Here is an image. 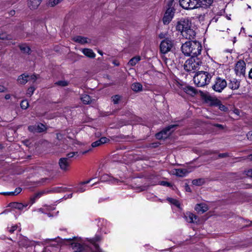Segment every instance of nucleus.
I'll use <instances>...</instances> for the list:
<instances>
[{"instance_id": "37", "label": "nucleus", "mask_w": 252, "mask_h": 252, "mask_svg": "<svg viewBox=\"0 0 252 252\" xmlns=\"http://www.w3.org/2000/svg\"><path fill=\"white\" fill-rule=\"evenodd\" d=\"M62 0H49L48 5L50 6H54L59 3Z\"/></svg>"}, {"instance_id": "28", "label": "nucleus", "mask_w": 252, "mask_h": 252, "mask_svg": "<svg viewBox=\"0 0 252 252\" xmlns=\"http://www.w3.org/2000/svg\"><path fill=\"white\" fill-rule=\"evenodd\" d=\"M188 173L186 169H176L175 174L179 177H183Z\"/></svg>"}, {"instance_id": "47", "label": "nucleus", "mask_w": 252, "mask_h": 252, "mask_svg": "<svg viewBox=\"0 0 252 252\" xmlns=\"http://www.w3.org/2000/svg\"><path fill=\"white\" fill-rule=\"evenodd\" d=\"M218 106H219V109L222 111H225L227 109V107H226L224 105L221 104L220 102V104L218 105Z\"/></svg>"}, {"instance_id": "2", "label": "nucleus", "mask_w": 252, "mask_h": 252, "mask_svg": "<svg viewBox=\"0 0 252 252\" xmlns=\"http://www.w3.org/2000/svg\"><path fill=\"white\" fill-rule=\"evenodd\" d=\"M211 78V74L208 72L200 71L195 75L193 81L197 87H202L209 83Z\"/></svg>"}, {"instance_id": "53", "label": "nucleus", "mask_w": 252, "mask_h": 252, "mask_svg": "<svg viewBox=\"0 0 252 252\" xmlns=\"http://www.w3.org/2000/svg\"><path fill=\"white\" fill-rule=\"evenodd\" d=\"M248 139L252 141V131H249L247 134Z\"/></svg>"}, {"instance_id": "42", "label": "nucleus", "mask_w": 252, "mask_h": 252, "mask_svg": "<svg viewBox=\"0 0 252 252\" xmlns=\"http://www.w3.org/2000/svg\"><path fill=\"white\" fill-rule=\"evenodd\" d=\"M35 88L34 87H30L27 90V94L31 96L34 93Z\"/></svg>"}, {"instance_id": "24", "label": "nucleus", "mask_w": 252, "mask_h": 252, "mask_svg": "<svg viewBox=\"0 0 252 252\" xmlns=\"http://www.w3.org/2000/svg\"><path fill=\"white\" fill-rule=\"evenodd\" d=\"M29 78V76L28 74H26L25 73L22 74L20 75L18 79V82L22 85H24L28 82L29 81L28 78Z\"/></svg>"}, {"instance_id": "36", "label": "nucleus", "mask_w": 252, "mask_h": 252, "mask_svg": "<svg viewBox=\"0 0 252 252\" xmlns=\"http://www.w3.org/2000/svg\"><path fill=\"white\" fill-rule=\"evenodd\" d=\"M36 126L37 132H41L45 131L46 129V126L42 124H39Z\"/></svg>"}, {"instance_id": "38", "label": "nucleus", "mask_w": 252, "mask_h": 252, "mask_svg": "<svg viewBox=\"0 0 252 252\" xmlns=\"http://www.w3.org/2000/svg\"><path fill=\"white\" fill-rule=\"evenodd\" d=\"M203 183L204 182L201 179H195L192 182V184L195 186H201L203 184Z\"/></svg>"}, {"instance_id": "27", "label": "nucleus", "mask_w": 252, "mask_h": 252, "mask_svg": "<svg viewBox=\"0 0 252 252\" xmlns=\"http://www.w3.org/2000/svg\"><path fill=\"white\" fill-rule=\"evenodd\" d=\"M141 60V57L139 56H135L131 58L128 63V64L130 66H134Z\"/></svg>"}, {"instance_id": "29", "label": "nucleus", "mask_w": 252, "mask_h": 252, "mask_svg": "<svg viewBox=\"0 0 252 252\" xmlns=\"http://www.w3.org/2000/svg\"><path fill=\"white\" fill-rule=\"evenodd\" d=\"M22 191L21 188H17L14 191L5 192L1 193V194L5 195H16L20 193Z\"/></svg>"}, {"instance_id": "51", "label": "nucleus", "mask_w": 252, "mask_h": 252, "mask_svg": "<svg viewBox=\"0 0 252 252\" xmlns=\"http://www.w3.org/2000/svg\"><path fill=\"white\" fill-rule=\"evenodd\" d=\"M17 228V225H14L12 226L9 229V231L10 233H13Z\"/></svg>"}, {"instance_id": "62", "label": "nucleus", "mask_w": 252, "mask_h": 252, "mask_svg": "<svg viewBox=\"0 0 252 252\" xmlns=\"http://www.w3.org/2000/svg\"><path fill=\"white\" fill-rule=\"evenodd\" d=\"M15 13V11H11V14H14Z\"/></svg>"}, {"instance_id": "46", "label": "nucleus", "mask_w": 252, "mask_h": 252, "mask_svg": "<svg viewBox=\"0 0 252 252\" xmlns=\"http://www.w3.org/2000/svg\"><path fill=\"white\" fill-rule=\"evenodd\" d=\"M38 76H39V75H36L33 74V75H31V76H29V79H29V80H32L33 82H35L36 80V79L37 78H38Z\"/></svg>"}, {"instance_id": "5", "label": "nucleus", "mask_w": 252, "mask_h": 252, "mask_svg": "<svg viewBox=\"0 0 252 252\" xmlns=\"http://www.w3.org/2000/svg\"><path fill=\"white\" fill-rule=\"evenodd\" d=\"M178 125H171L170 126H166L160 132H158L156 134V138L158 139L166 138L169 136V134H171V132L173 131L174 130H172V129H173L175 127H176Z\"/></svg>"}, {"instance_id": "31", "label": "nucleus", "mask_w": 252, "mask_h": 252, "mask_svg": "<svg viewBox=\"0 0 252 252\" xmlns=\"http://www.w3.org/2000/svg\"><path fill=\"white\" fill-rule=\"evenodd\" d=\"M131 89L134 92L141 91L142 85L139 83H134L131 85Z\"/></svg>"}, {"instance_id": "1", "label": "nucleus", "mask_w": 252, "mask_h": 252, "mask_svg": "<svg viewBox=\"0 0 252 252\" xmlns=\"http://www.w3.org/2000/svg\"><path fill=\"white\" fill-rule=\"evenodd\" d=\"M181 50L187 56L197 57L201 54L202 45L200 42L196 40H189L182 44Z\"/></svg>"}, {"instance_id": "25", "label": "nucleus", "mask_w": 252, "mask_h": 252, "mask_svg": "<svg viewBox=\"0 0 252 252\" xmlns=\"http://www.w3.org/2000/svg\"><path fill=\"white\" fill-rule=\"evenodd\" d=\"M73 40L76 42L84 44L88 43L87 38L81 36H77L73 38Z\"/></svg>"}, {"instance_id": "21", "label": "nucleus", "mask_w": 252, "mask_h": 252, "mask_svg": "<svg viewBox=\"0 0 252 252\" xmlns=\"http://www.w3.org/2000/svg\"><path fill=\"white\" fill-rule=\"evenodd\" d=\"M82 52L87 57L94 59L95 57V54L93 50L89 48L82 49Z\"/></svg>"}, {"instance_id": "34", "label": "nucleus", "mask_w": 252, "mask_h": 252, "mask_svg": "<svg viewBox=\"0 0 252 252\" xmlns=\"http://www.w3.org/2000/svg\"><path fill=\"white\" fill-rule=\"evenodd\" d=\"M44 193V191H40L35 194L33 197L31 198L32 204H33L37 198H40Z\"/></svg>"}, {"instance_id": "10", "label": "nucleus", "mask_w": 252, "mask_h": 252, "mask_svg": "<svg viewBox=\"0 0 252 252\" xmlns=\"http://www.w3.org/2000/svg\"><path fill=\"white\" fill-rule=\"evenodd\" d=\"M175 10L173 8L171 7L166 9L162 18L164 25H168L171 21L174 16Z\"/></svg>"}, {"instance_id": "64", "label": "nucleus", "mask_w": 252, "mask_h": 252, "mask_svg": "<svg viewBox=\"0 0 252 252\" xmlns=\"http://www.w3.org/2000/svg\"><path fill=\"white\" fill-rule=\"evenodd\" d=\"M87 151H85L84 152L82 153L83 154H85L87 153Z\"/></svg>"}, {"instance_id": "44", "label": "nucleus", "mask_w": 252, "mask_h": 252, "mask_svg": "<svg viewBox=\"0 0 252 252\" xmlns=\"http://www.w3.org/2000/svg\"><path fill=\"white\" fill-rule=\"evenodd\" d=\"M78 156V153L77 152H71V153H69L67 154L66 158H68V159H69V158H72L75 156Z\"/></svg>"}, {"instance_id": "63", "label": "nucleus", "mask_w": 252, "mask_h": 252, "mask_svg": "<svg viewBox=\"0 0 252 252\" xmlns=\"http://www.w3.org/2000/svg\"><path fill=\"white\" fill-rule=\"evenodd\" d=\"M98 53H99V54H100L101 55H102V52L99 51Z\"/></svg>"}, {"instance_id": "8", "label": "nucleus", "mask_w": 252, "mask_h": 252, "mask_svg": "<svg viewBox=\"0 0 252 252\" xmlns=\"http://www.w3.org/2000/svg\"><path fill=\"white\" fill-rule=\"evenodd\" d=\"M179 2L181 6L185 9L198 8L196 0H180Z\"/></svg>"}, {"instance_id": "22", "label": "nucleus", "mask_w": 252, "mask_h": 252, "mask_svg": "<svg viewBox=\"0 0 252 252\" xmlns=\"http://www.w3.org/2000/svg\"><path fill=\"white\" fill-rule=\"evenodd\" d=\"M41 2V0H30L28 5L30 9H35L40 4Z\"/></svg>"}, {"instance_id": "48", "label": "nucleus", "mask_w": 252, "mask_h": 252, "mask_svg": "<svg viewBox=\"0 0 252 252\" xmlns=\"http://www.w3.org/2000/svg\"><path fill=\"white\" fill-rule=\"evenodd\" d=\"M237 158L239 159V161H241L242 159H249L250 160H252V154L247 156V157H243V158Z\"/></svg>"}, {"instance_id": "40", "label": "nucleus", "mask_w": 252, "mask_h": 252, "mask_svg": "<svg viewBox=\"0 0 252 252\" xmlns=\"http://www.w3.org/2000/svg\"><path fill=\"white\" fill-rule=\"evenodd\" d=\"M55 84L58 86H60L62 87H65L68 85V82L66 81L61 80V81H59L56 82Z\"/></svg>"}, {"instance_id": "13", "label": "nucleus", "mask_w": 252, "mask_h": 252, "mask_svg": "<svg viewBox=\"0 0 252 252\" xmlns=\"http://www.w3.org/2000/svg\"><path fill=\"white\" fill-rule=\"evenodd\" d=\"M198 8L207 9L209 8L213 2V0H196Z\"/></svg>"}, {"instance_id": "30", "label": "nucleus", "mask_w": 252, "mask_h": 252, "mask_svg": "<svg viewBox=\"0 0 252 252\" xmlns=\"http://www.w3.org/2000/svg\"><path fill=\"white\" fill-rule=\"evenodd\" d=\"M28 205L26 204L24 205L20 203L13 202L11 203V207L19 210H23L24 208L26 207Z\"/></svg>"}, {"instance_id": "33", "label": "nucleus", "mask_w": 252, "mask_h": 252, "mask_svg": "<svg viewBox=\"0 0 252 252\" xmlns=\"http://www.w3.org/2000/svg\"><path fill=\"white\" fill-rule=\"evenodd\" d=\"M122 98V96L118 94L113 95L111 97L112 101L114 104H118Z\"/></svg>"}, {"instance_id": "35", "label": "nucleus", "mask_w": 252, "mask_h": 252, "mask_svg": "<svg viewBox=\"0 0 252 252\" xmlns=\"http://www.w3.org/2000/svg\"><path fill=\"white\" fill-rule=\"evenodd\" d=\"M0 39L2 40H11L12 37L11 35L7 34L5 32H0Z\"/></svg>"}, {"instance_id": "55", "label": "nucleus", "mask_w": 252, "mask_h": 252, "mask_svg": "<svg viewBox=\"0 0 252 252\" xmlns=\"http://www.w3.org/2000/svg\"><path fill=\"white\" fill-rule=\"evenodd\" d=\"M249 77L250 78L252 79V68L249 72Z\"/></svg>"}, {"instance_id": "12", "label": "nucleus", "mask_w": 252, "mask_h": 252, "mask_svg": "<svg viewBox=\"0 0 252 252\" xmlns=\"http://www.w3.org/2000/svg\"><path fill=\"white\" fill-rule=\"evenodd\" d=\"M182 35L185 38L192 40L195 36L196 33L195 31L191 28V26H189V28L183 31Z\"/></svg>"}, {"instance_id": "6", "label": "nucleus", "mask_w": 252, "mask_h": 252, "mask_svg": "<svg viewBox=\"0 0 252 252\" xmlns=\"http://www.w3.org/2000/svg\"><path fill=\"white\" fill-rule=\"evenodd\" d=\"M173 41L169 38H166L161 41L160 44V51L162 54L169 52L173 47Z\"/></svg>"}, {"instance_id": "50", "label": "nucleus", "mask_w": 252, "mask_h": 252, "mask_svg": "<svg viewBox=\"0 0 252 252\" xmlns=\"http://www.w3.org/2000/svg\"><path fill=\"white\" fill-rule=\"evenodd\" d=\"M161 185L167 186V187H171V185L170 183L166 182V181H161L160 183Z\"/></svg>"}, {"instance_id": "9", "label": "nucleus", "mask_w": 252, "mask_h": 252, "mask_svg": "<svg viewBox=\"0 0 252 252\" xmlns=\"http://www.w3.org/2000/svg\"><path fill=\"white\" fill-rule=\"evenodd\" d=\"M235 72L238 76H244L246 72V63L243 60H239L235 64Z\"/></svg>"}, {"instance_id": "58", "label": "nucleus", "mask_w": 252, "mask_h": 252, "mask_svg": "<svg viewBox=\"0 0 252 252\" xmlns=\"http://www.w3.org/2000/svg\"><path fill=\"white\" fill-rule=\"evenodd\" d=\"M215 126L217 127L222 128V126L220 124H216Z\"/></svg>"}, {"instance_id": "14", "label": "nucleus", "mask_w": 252, "mask_h": 252, "mask_svg": "<svg viewBox=\"0 0 252 252\" xmlns=\"http://www.w3.org/2000/svg\"><path fill=\"white\" fill-rule=\"evenodd\" d=\"M240 85V82L239 80L235 79L232 78L230 80V82L228 83V87L231 90H237Z\"/></svg>"}, {"instance_id": "16", "label": "nucleus", "mask_w": 252, "mask_h": 252, "mask_svg": "<svg viewBox=\"0 0 252 252\" xmlns=\"http://www.w3.org/2000/svg\"><path fill=\"white\" fill-rule=\"evenodd\" d=\"M205 100L207 103H209L210 105L218 106L220 104V101L217 98H214L213 97L207 95L205 97Z\"/></svg>"}, {"instance_id": "43", "label": "nucleus", "mask_w": 252, "mask_h": 252, "mask_svg": "<svg viewBox=\"0 0 252 252\" xmlns=\"http://www.w3.org/2000/svg\"><path fill=\"white\" fill-rule=\"evenodd\" d=\"M74 247L76 252H81L83 250L82 246L79 243L74 244Z\"/></svg>"}, {"instance_id": "15", "label": "nucleus", "mask_w": 252, "mask_h": 252, "mask_svg": "<svg viewBox=\"0 0 252 252\" xmlns=\"http://www.w3.org/2000/svg\"><path fill=\"white\" fill-rule=\"evenodd\" d=\"M100 179L102 182H110L112 183H118L120 181L119 180L110 176L108 174H104L102 175Z\"/></svg>"}, {"instance_id": "11", "label": "nucleus", "mask_w": 252, "mask_h": 252, "mask_svg": "<svg viewBox=\"0 0 252 252\" xmlns=\"http://www.w3.org/2000/svg\"><path fill=\"white\" fill-rule=\"evenodd\" d=\"M71 160L67 158H62L59 160V165L60 169L63 171H67L69 170Z\"/></svg>"}, {"instance_id": "60", "label": "nucleus", "mask_w": 252, "mask_h": 252, "mask_svg": "<svg viewBox=\"0 0 252 252\" xmlns=\"http://www.w3.org/2000/svg\"><path fill=\"white\" fill-rule=\"evenodd\" d=\"M159 38H163V34H162V33L160 34L159 35Z\"/></svg>"}, {"instance_id": "56", "label": "nucleus", "mask_w": 252, "mask_h": 252, "mask_svg": "<svg viewBox=\"0 0 252 252\" xmlns=\"http://www.w3.org/2000/svg\"><path fill=\"white\" fill-rule=\"evenodd\" d=\"M5 87L3 86H0V92H3L5 91Z\"/></svg>"}, {"instance_id": "23", "label": "nucleus", "mask_w": 252, "mask_h": 252, "mask_svg": "<svg viewBox=\"0 0 252 252\" xmlns=\"http://www.w3.org/2000/svg\"><path fill=\"white\" fill-rule=\"evenodd\" d=\"M92 180V179H90L86 181L81 182L80 184H79L78 186L77 187V190L76 192H84L86 189V187L85 186V185L89 184L91 181Z\"/></svg>"}, {"instance_id": "17", "label": "nucleus", "mask_w": 252, "mask_h": 252, "mask_svg": "<svg viewBox=\"0 0 252 252\" xmlns=\"http://www.w3.org/2000/svg\"><path fill=\"white\" fill-rule=\"evenodd\" d=\"M109 139L105 137H102L99 140L93 142L92 143V146L93 148L96 147L100 146L102 144L108 143L109 141Z\"/></svg>"}, {"instance_id": "26", "label": "nucleus", "mask_w": 252, "mask_h": 252, "mask_svg": "<svg viewBox=\"0 0 252 252\" xmlns=\"http://www.w3.org/2000/svg\"><path fill=\"white\" fill-rule=\"evenodd\" d=\"M80 99L84 104H89L92 102L90 96L87 94H82Z\"/></svg>"}, {"instance_id": "39", "label": "nucleus", "mask_w": 252, "mask_h": 252, "mask_svg": "<svg viewBox=\"0 0 252 252\" xmlns=\"http://www.w3.org/2000/svg\"><path fill=\"white\" fill-rule=\"evenodd\" d=\"M21 107L23 109H26L29 107V102L27 100H23L20 104Z\"/></svg>"}, {"instance_id": "52", "label": "nucleus", "mask_w": 252, "mask_h": 252, "mask_svg": "<svg viewBox=\"0 0 252 252\" xmlns=\"http://www.w3.org/2000/svg\"><path fill=\"white\" fill-rule=\"evenodd\" d=\"M172 203L174 204L175 206H177V207H179L180 206V203L179 202V201L177 200H175V199H172Z\"/></svg>"}, {"instance_id": "59", "label": "nucleus", "mask_w": 252, "mask_h": 252, "mask_svg": "<svg viewBox=\"0 0 252 252\" xmlns=\"http://www.w3.org/2000/svg\"><path fill=\"white\" fill-rule=\"evenodd\" d=\"M72 193H71V194H70L68 195V196H67V197H66V198H71V197H72Z\"/></svg>"}, {"instance_id": "3", "label": "nucleus", "mask_w": 252, "mask_h": 252, "mask_svg": "<svg viewBox=\"0 0 252 252\" xmlns=\"http://www.w3.org/2000/svg\"><path fill=\"white\" fill-rule=\"evenodd\" d=\"M195 57H191L186 61L184 64V69L186 71L190 72L199 68L202 63L199 58Z\"/></svg>"}, {"instance_id": "45", "label": "nucleus", "mask_w": 252, "mask_h": 252, "mask_svg": "<svg viewBox=\"0 0 252 252\" xmlns=\"http://www.w3.org/2000/svg\"><path fill=\"white\" fill-rule=\"evenodd\" d=\"M28 129L31 132H33V133L37 132L36 125H34V126H30L28 127Z\"/></svg>"}, {"instance_id": "57", "label": "nucleus", "mask_w": 252, "mask_h": 252, "mask_svg": "<svg viewBox=\"0 0 252 252\" xmlns=\"http://www.w3.org/2000/svg\"><path fill=\"white\" fill-rule=\"evenodd\" d=\"M10 98V94H6V95H5V98L6 99H9Z\"/></svg>"}, {"instance_id": "20", "label": "nucleus", "mask_w": 252, "mask_h": 252, "mask_svg": "<svg viewBox=\"0 0 252 252\" xmlns=\"http://www.w3.org/2000/svg\"><path fill=\"white\" fill-rule=\"evenodd\" d=\"M183 90L186 94L191 96L194 95L197 93L194 88L190 86H187L183 87Z\"/></svg>"}, {"instance_id": "61", "label": "nucleus", "mask_w": 252, "mask_h": 252, "mask_svg": "<svg viewBox=\"0 0 252 252\" xmlns=\"http://www.w3.org/2000/svg\"><path fill=\"white\" fill-rule=\"evenodd\" d=\"M187 191H190V189L189 187H188V188L186 189Z\"/></svg>"}, {"instance_id": "18", "label": "nucleus", "mask_w": 252, "mask_h": 252, "mask_svg": "<svg viewBox=\"0 0 252 252\" xmlns=\"http://www.w3.org/2000/svg\"><path fill=\"white\" fill-rule=\"evenodd\" d=\"M195 210L199 213L203 214L206 212L208 210L207 206L203 203L198 204L195 207Z\"/></svg>"}, {"instance_id": "54", "label": "nucleus", "mask_w": 252, "mask_h": 252, "mask_svg": "<svg viewBox=\"0 0 252 252\" xmlns=\"http://www.w3.org/2000/svg\"><path fill=\"white\" fill-rule=\"evenodd\" d=\"M247 174L248 176H250L252 178V169L248 170Z\"/></svg>"}, {"instance_id": "32", "label": "nucleus", "mask_w": 252, "mask_h": 252, "mask_svg": "<svg viewBox=\"0 0 252 252\" xmlns=\"http://www.w3.org/2000/svg\"><path fill=\"white\" fill-rule=\"evenodd\" d=\"M20 50L24 53L30 54L31 52L30 48L25 44H22L19 46Z\"/></svg>"}, {"instance_id": "4", "label": "nucleus", "mask_w": 252, "mask_h": 252, "mask_svg": "<svg viewBox=\"0 0 252 252\" xmlns=\"http://www.w3.org/2000/svg\"><path fill=\"white\" fill-rule=\"evenodd\" d=\"M227 86V82L225 79L220 77H217L214 80L212 86V89L217 92H221Z\"/></svg>"}, {"instance_id": "41", "label": "nucleus", "mask_w": 252, "mask_h": 252, "mask_svg": "<svg viewBox=\"0 0 252 252\" xmlns=\"http://www.w3.org/2000/svg\"><path fill=\"white\" fill-rule=\"evenodd\" d=\"M205 16L206 14L205 13L198 14L196 16V18L200 22H203L205 21Z\"/></svg>"}, {"instance_id": "19", "label": "nucleus", "mask_w": 252, "mask_h": 252, "mask_svg": "<svg viewBox=\"0 0 252 252\" xmlns=\"http://www.w3.org/2000/svg\"><path fill=\"white\" fill-rule=\"evenodd\" d=\"M185 218L186 221L189 223H194L197 219V217L196 215L190 212L187 213Z\"/></svg>"}, {"instance_id": "7", "label": "nucleus", "mask_w": 252, "mask_h": 252, "mask_svg": "<svg viewBox=\"0 0 252 252\" xmlns=\"http://www.w3.org/2000/svg\"><path fill=\"white\" fill-rule=\"evenodd\" d=\"M189 26H191V22L188 19L182 18L177 22L176 29L182 34L183 31L189 28Z\"/></svg>"}, {"instance_id": "49", "label": "nucleus", "mask_w": 252, "mask_h": 252, "mask_svg": "<svg viewBox=\"0 0 252 252\" xmlns=\"http://www.w3.org/2000/svg\"><path fill=\"white\" fill-rule=\"evenodd\" d=\"M229 157V155L227 153H221L218 155L219 158H223Z\"/></svg>"}]
</instances>
